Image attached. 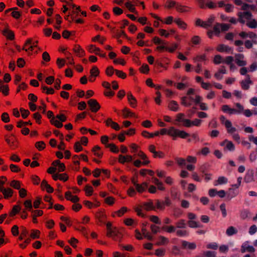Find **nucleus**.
<instances>
[{"mask_svg": "<svg viewBox=\"0 0 257 257\" xmlns=\"http://www.w3.org/2000/svg\"><path fill=\"white\" fill-rule=\"evenodd\" d=\"M247 37L251 39L252 42L254 44H257V35L253 32H249L247 33Z\"/></svg>", "mask_w": 257, "mask_h": 257, "instance_id": "nucleus-34", "label": "nucleus"}, {"mask_svg": "<svg viewBox=\"0 0 257 257\" xmlns=\"http://www.w3.org/2000/svg\"><path fill=\"white\" fill-rule=\"evenodd\" d=\"M40 231L37 230H32V232L31 234V237L33 238H39Z\"/></svg>", "mask_w": 257, "mask_h": 257, "instance_id": "nucleus-59", "label": "nucleus"}, {"mask_svg": "<svg viewBox=\"0 0 257 257\" xmlns=\"http://www.w3.org/2000/svg\"><path fill=\"white\" fill-rule=\"evenodd\" d=\"M65 196L67 200H71L74 203H76L79 200V199L77 196L72 195L70 192H66Z\"/></svg>", "mask_w": 257, "mask_h": 257, "instance_id": "nucleus-24", "label": "nucleus"}, {"mask_svg": "<svg viewBox=\"0 0 257 257\" xmlns=\"http://www.w3.org/2000/svg\"><path fill=\"white\" fill-rule=\"evenodd\" d=\"M220 209L221 211L222 216L225 217L227 215V212L225 208V204L222 203L219 206Z\"/></svg>", "mask_w": 257, "mask_h": 257, "instance_id": "nucleus-51", "label": "nucleus"}, {"mask_svg": "<svg viewBox=\"0 0 257 257\" xmlns=\"http://www.w3.org/2000/svg\"><path fill=\"white\" fill-rule=\"evenodd\" d=\"M105 123L107 126H110L116 131H118L120 129L119 125L116 122L113 121L110 118L105 121Z\"/></svg>", "mask_w": 257, "mask_h": 257, "instance_id": "nucleus-17", "label": "nucleus"}, {"mask_svg": "<svg viewBox=\"0 0 257 257\" xmlns=\"http://www.w3.org/2000/svg\"><path fill=\"white\" fill-rule=\"evenodd\" d=\"M149 150L150 152L153 154L154 158H163V153L162 152H157L156 151V147L154 145H151L149 147Z\"/></svg>", "mask_w": 257, "mask_h": 257, "instance_id": "nucleus-11", "label": "nucleus"}, {"mask_svg": "<svg viewBox=\"0 0 257 257\" xmlns=\"http://www.w3.org/2000/svg\"><path fill=\"white\" fill-rule=\"evenodd\" d=\"M88 50L91 53L94 52L95 53L96 52L100 51V50L98 48L96 47L95 46H94L93 45H91L89 46Z\"/></svg>", "mask_w": 257, "mask_h": 257, "instance_id": "nucleus-62", "label": "nucleus"}, {"mask_svg": "<svg viewBox=\"0 0 257 257\" xmlns=\"http://www.w3.org/2000/svg\"><path fill=\"white\" fill-rule=\"evenodd\" d=\"M10 186L13 188L19 190L21 188V183L19 181L16 180H13L10 183Z\"/></svg>", "mask_w": 257, "mask_h": 257, "instance_id": "nucleus-38", "label": "nucleus"}, {"mask_svg": "<svg viewBox=\"0 0 257 257\" xmlns=\"http://www.w3.org/2000/svg\"><path fill=\"white\" fill-rule=\"evenodd\" d=\"M175 22L182 29H185L186 28V24L182 21L180 19L175 20Z\"/></svg>", "mask_w": 257, "mask_h": 257, "instance_id": "nucleus-55", "label": "nucleus"}, {"mask_svg": "<svg viewBox=\"0 0 257 257\" xmlns=\"http://www.w3.org/2000/svg\"><path fill=\"white\" fill-rule=\"evenodd\" d=\"M188 224L189 226L191 228H199L202 227L197 222L194 220H189Z\"/></svg>", "mask_w": 257, "mask_h": 257, "instance_id": "nucleus-37", "label": "nucleus"}, {"mask_svg": "<svg viewBox=\"0 0 257 257\" xmlns=\"http://www.w3.org/2000/svg\"><path fill=\"white\" fill-rule=\"evenodd\" d=\"M203 256L206 257H215L216 253L213 251H206L203 252Z\"/></svg>", "mask_w": 257, "mask_h": 257, "instance_id": "nucleus-52", "label": "nucleus"}, {"mask_svg": "<svg viewBox=\"0 0 257 257\" xmlns=\"http://www.w3.org/2000/svg\"><path fill=\"white\" fill-rule=\"evenodd\" d=\"M2 33L7 39L9 40H12L15 38L14 33L12 31L9 30L8 28H6L3 30Z\"/></svg>", "mask_w": 257, "mask_h": 257, "instance_id": "nucleus-13", "label": "nucleus"}, {"mask_svg": "<svg viewBox=\"0 0 257 257\" xmlns=\"http://www.w3.org/2000/svg\"><path fill=\"white\" fill-rule=\"evenodd\" d=\"M50 122L51 123L54 125L56 127H58V128H61L63 126V124H62V122L61 121H60L58 120H56L55 119V117H53L51 120H50Z\"/></svg>", "mask_w": 257, "mask_h": 257, "instance_id": "nucleus-33", "label": "nucleus"}, {"mask_svg": "<svg viewBox=\"0 0 257 257\" xmlns=\"http://www.w3.org/2000/svg\"><path fill=\"white\" fill-rule=\"evenodd\" d=\"M246 25L249 28L255 29L257 28V21L255 19H252L251 21L247 22Z\"/></svg>", "mask_w": 257, "mask_h": 257, "instance_id": "nucleus-35", "label": "nucleus"}, {"mask_svg": "<svg viewBox=\"0 0 257 257\" xmlns=\"http://www.w3.org/2000/svg\"><path fill=\"white\" fill-rule=\"evenodd\" d=\"M182 247L183 249H189L190 250H193L196 248V245L194 242H190L186 240H182Z\"/></svg>", "mask_w": 257, "mask_h": 257, "instance_id": "nucleus-10", "label": "nucleus"}, {"mask_svg": "<svg viewBox=\"0 0 257 257\" xmlns=\"http://www.w3.org/2000/svg\"><path fill=\"white\" fill-rule=\"evenodd\" d=\"M250 217V213L247 209H244L240 211V217L242 219H245Z\"/></svg>", "mask_w": 257, "mask_h": 257, "instance_id": "nucleus-28", "label": "nucleus"}, {"mask_svg": "<svg viewBox=\"0 0 257 257\" xmlns=\"http://www.w3.org/2000/svg\"><path fill=\"white\" fill-rule=\"evenodd\" d=\"M21 210V208L19 205H15L12 209V211L11 212V215H15V214L20 212Z\"/></svg>", "mask_w": 257, "mask_h": 257, "instance_id": "nucleus-48", "label": "nucleus"}, {"mask_svg": "<svg viewBox=\"0 0 257 257\" xmlns=\"http://www.w3.org/2000/svg\"><path fill=\"white\" fill-rule=\"evenodd\" d=\"M52 165L54 166L58 167L59 172H63L65 170V166L64 164L61 163L58 160L54 161L53 162Z\"/></svg>", "mask_w": 257, "mask_h": 257, "instance_id": "nucleus-22", "label": "nucleus"}, {"mask_svg": "<svg viewBox=\"0 0 257 257\" xmlns=\"http://www.w3.org/2000/svg\"><path fill=\"white\" fill-rule=\"evenodd\" d=\"M169 107L170 109L174 111H177L179 110V106L178 103L174 100H172L169 104Z\"/></svg>", "mask_w": 257, "mask_h": 257, "instance_id": "nucleus-27", "label": "nucleus"}, {"mask_svg": "<svg viewBox=\"0 0 257 257\" xmlns=\"http://www.w3.org/2000/svg\"><path fill=\"white\" fill-rule=\"evenodd\" d=\"M221 109L224 113H228L230 115L235 114V112L236 111V109L230 108L229 105L227 104L222 105Z\"/></svg>", "mask_w": 257, "mask_h": 257, "instance_id": "nucleus-21", "label": "nucleus"}, {"mask_svg": "<svg viewBox=\"0 0 257 257\" xmlns=\"http://www.w3.org/2000/svg\"><path fill=\"white\" fill-rule=\"evenodd\" d=\"M217 50L220 52H226L228 53H233L232 48L224 44L219 45L217 48Z\"/></svg>", "mask_w": 257, "mask_h": 257, "instance_id": "nucleus-18", "label": "nucleus"}, {"mask_svg": "<svg viewBox=\"0 0 257 257\" xmlns=\"http://www.w3.org/2000/svg\"><path fill=\"white\" fill-rule=\"evenodd\" d=\"M41 204L43 205V203L41 201V199L40 197H37L36 199L35 200V201L34 202V207L36 209L39 208L40 207L44 208V206H42V207L40 206V205Z\"/></svg>", "mask_w": 257, "mask_h": 257, "instance_id": "nucleus-41", "label": "nucleus"}, {"mask_svg": "<svg viewBox=\"0 0 257 257\" xmlns=\"http://www.w3.org/2000/svg\"><path fill=\"white\" fill-rule=\"evenodd\" d=\"M127 99L128 101L130 102V105L133 107H135V106L133 105V102H132V100H133L135 102V103H137V100L134 97V96L132 95V94L131 92H129L127 94Z\"/></svg>", "mask_w": 257, "mask_h": 257, "instance_id": "nucleus-39", "label": "nucleus"}, {"mask_svg": "<svg viewBox=\"0 0 257 257\" xmlns=\"http://www.w3.org/2000/svg\"><path fill=\"white\" fill-rule=\"evenodd\" d=\"M24 204L26 209H28L29 211H31L32 210L33 205L32 201L30 200H26L24 202Z\"/></svg>", "mask_w": 257, "mask_h": 257, "instance_id": "nucleus-44", "label": "nucleus"}, {"mask_svg": "<svg viewBox=\"0 0 257 257\" xmlns=\"http://www.w3.org/2000/svg\"><path fill=\"white\" fill-rule=\"evenodd\" d=\"M257 231V226L255 225H251L249 228L248 232L250 235L254 234Z\"/></svg>", "mask_w": 257, "mask_h": 257, "instance_id": "nucleus-63", "label": "nucleus"}, {"mask_svg": "<svg viewBox=\"0 0 257 257\" xmlns=\"http://www.w3.org/2000/svg\"><path fill=\"white\" fill-rule=\"evenodd\" d=\"M237 16L238 17V21L241 24H244L245 22L244 18L247 20H250L252 17V15L250 12L245 11L244 12H238Z\"/></svg>", "mask_w": 257, "mask_h": 257, "instance_id": "nucleus-5", "label": "nucleus"}, {"mask_svg": "<svg viewBox=\"0 0 257 257\" xmlns=\"http://www.w3.org/2000/svg\"><path fill=\"white\" fill-rule=\"evenodd\" d=\"M186 227L187 224L184 219H180L176 223V229H185Z\"/></svg>", "mask_w": 257, "mask_h": 257, "instance_id": "nucleus-25", "label": "nucleus"}, {"mask_svg": "<svg viewBox=\"0 0 257 257\" xmlns=\"http://www.w3.org/2000/svg\"><path fill=\"white\" fill-rule=\"evenodd\" d=\"M107 147L109 148L110 149L111 151H112L113 153H117L119 152L118 148L115 145L113 144H108L107 145Z\"/></svg>", "mask_w": 257, "mask_h": 257, "instance_id": "nucleus-45", "label": "nucleus"}, {"mask_svg": "<svg viewBox=\"0 0 257 257\" xmlns=\"http://www.w3.org/2000/svg\"><path fill=\"white\" fill-rule=\"evenodd\" d=\"M187 99H189L191 101H194V97L191 95H189V96L187 97V96H183L181 97V104L186 107H189L190 106L192 105L191 102H188L187 101Z\"/></svg>", "mask_w": 257, "mask_h": 257, "instance_id": "nucleus-16", "label": "nucleus"}, {"mask_svg": "<svg viewBox=\"0 0 257 257\" xmlns=\"http://www.w3.org/2000/svg\"><path fill=\"white\" fill-rule=\"evenodd\" d=\"M107 235L112 237L115 240H120L121 237V233L115 227H113L110 222L106 223Z\"/></svg>", "mask_w": 257, "mask_h": 257, "instance_id": "nucleus-1", "label": "nucleus"}, {"mask_svg": "<svg viewBox=\"0 0 257 257\" xmlns=\"http://www.w3.org/2000/svg\"><path fill=\"white\" fill-rule=\"evenodd\" d=\"M213 61L215 64H219L224 62L222 57L219 55L215 56Z\"/></svg>", "mask_w": 257, "mask_h": 257, "instance_id": "nucleus-47", "label": "nucleus"}, {"mask_svg": "<svg viewBox=\"0 0 257 257\" xmlns=\"http://www.w3.org/2000/svg\"><path fill=\"white\" fill-rule=\"evenodd\" d=\"M37 43L38 41H36L33 42L32 39H28L26 41V45H29V47L28 48V49H26L25 47H24L23 49L26 51V52H27L28 50H30V51H33L34 48L37 47Z\"/></svg>", "mask_w": 257, "mask_h": 257, "instance_id": "nucleus-8", "label": "nucleus"}, {"mask_svg": "<svg viewBox=\"0 0 257 257\" xmlns=\"http://www.w3.org/2000/svg\"><path fill=\"white\" fill-rule=\"evenodd\" d=\"M208 168L209 165L207 164H205L200 166L199 170L202 174H204L207 173V170Z\"/></svg>", "mask_w": 257, "mask_h": 257, "instance_id": "nucleus-57", "label": "nucleus"}, {"mask_svg": "<svg viewBox=\"0 0 257 257\" xmlns=\"http://www.w3.org/2000/svg\"><path fill=\"white\" fill-rule=\"evenodd\" d=\"M0 191L3 193L5 198H8L12 196L13 191L10 188H5L3 186H0Z\"/></svg>", "mask_w": 257, "mask_h": 257, "instance_id": "nucleus-14", "label": "nucleus"}, {"mask_svg": "<svg viewBox=\"0 0 257 257\" xmlns=\"http://www.w3.org/2000/svg\"><path fill=\"white\" fill-rule=\"evenodd\" d=\"M252 84V81L250 80L249 76L246 75V79L242 80L240 82L241 87L244 90H248L249 88V84Z\"/></svg>", "mask_w": 257, "mask_h": 257, "instance_id": "nucleus-15", "label": "nucleus"}, {"mask_svg": "<svg viewBox=\"0 0 257 257\" xmlns=\"http://www.w3.org/2000/svg\"><path fill=\"white\" fill-rule=\"evenodd\" d=\"M115 70L112 66H108L106 69V73L108 76H111L115 72Z\"/></svg>", "mask_w": 257, "mask_h": 257, "instance_id": "nucleus-50", "label": "nucleus"}, {"mask_svg": "<svg viewBox=\"0 0 257 257\" xmlns=\"http://www.w3.org/2000/svg\"><path fill=\"white\" fill-rule=\"evenodd\" d=\"M221 24L217 23L213 27V32L216 36H219L221 32Z\"/></svg>", "mask_w": 257, "mask_h": 257, "instance_id": "nucleus-32", "label": "nucleus"}, {"mask_svg": "<svg viewBox=\"0 0 257 257\" xmlns=\"http://www.w3.org/2000/svg\"><path fill=\"white\" fill-rule=\"evenodd\" d=\"M185 114L182 113H178L176 116V121L182 122L183 126L190 127L192 126V121L184 118Z\"/></svg>", "mask_w": 257, "mask_h": 257, "instance_id": "nucleus-4", "label": "nucleus"}, {"mask_svg": "<svg viewBox=\"0 0 257 257\" xmlns=\"http://www.w3.org/2000/svg\"><path fill=\"white\" fill-rule=\"evenodd\" d=\"M148 187V184L147 182H143L142 184H136V189L139 193H142L146 190Z\"/></svg>", "mask_w": 257, "mask_h": 257, "instance_id": "nucleus-20", "label": "nucleus"}, {"mask_svg": "<svg viewBox=\"0 0 257 257\" xmlns=\"http://www.w3.org/2000/svg\"><path fill=\"white\" fill-rule=\"evenodd\" d=\"M227 143L225 148L230 151H233L235 150V147L234 144L230 141H228L227 140H225L223 142L221 143V146H223L225 145V143Z\"/></svg>", "mask_w": 257, "mask_h": 257, "instance_id": "nucleus-23", "label": "nucleus"}, {"mask_svg": "<svg viewBox=\"0 0 257 257\" xmlns=\"http://www.w3.org/2000/svg\"><path fill=\"white\" fill-rule=\"evenodd\" d=\"M122 112L123 116L125 118L129 116H135V114L131 112L130 110L126 108H125L123 109Z\"/></svg>", "mask_w": 257, "mask_h": 257, "instance_id": "nucleus-42", "label": "nucleus"}, {"mask_svg": "<svg viewBox=\"0 0 257 257\" xmlns=\"http://www.w3.org/2000/svg\"><path fill=\"white\" fill-rule=\"evenodd\" d=\"M165 254V250L162 248H159L156 250L155 254L159 257L163 256Z\"/></svg>", "mask_w": 257, "mask_h": 257, "instance_id": "nucleus-56", "label": "nucleus"}, {"mask_svg": "<svg viewBox=\"0 0 257 257\" xmlns=\"http://www.w3.org/2000/svg\"><path fill=\"white\" fill-rule=\"evenodd\" d=\"M88 104L90 106L91 111L93 112H97L100 107V106L97 101L94 99H90L88 101Z\"/></svg>", "mask_w": 257, "mask_h": 257, "instance_id": "nucleus-6", "label": "nucleus"}, {"mask_svg": "<svg viewBox=\"0 0 257 257\" xmlns=\"http://www.w3.org/2000/svg\"><path fill=\"white\" fill-rule=\"evenodd\" d=\"M20 111L22 112V116L24 118H27L30 114V112L28 110L25 109L23 108H21Z\"/></svg>", "mask_w": 257, "mask_h": 257, "instance_id": "nucleus-61", "label": "nucleus"}, {"mask_svg": "<svg viewBox=\"0 0 257 257\" xmlns=\"http://www.w3.org/2000/svg\"><path fill=\"white\" fill-rule=\"evenodd\" d=\"M237 232V230L233 226L229 227L226 231V233L228 236H232Z\"/></svg>", "mask_w": 257, "mask_h": 257, "instance_id": "nucleus-30", "label": "nucleus"}, {"mask_svg": "<svg viewBox=\"0 0 257 257\" xmlns=\"http://www.w3.org/2000/svg\"><path fill=\"white\" fill-rule=\"evenodd\" d=\"M168 135L173 137H179L182 139H185L189 137L190 135L184 131H180L175 128L174 127H171L169 129Z\"/></svg>", "mask_w": 257, "mask_h": 257, "instance_id": "nucleus-3", "label": "nucleus"}, {"mask_svg": "<svg viewBox=\"0 0 257 257\" xmlns=\"http://www.w3.org/2000/svg\"><path fill=\"white\" fill-rule=\"evenodd\" d=\"M143 207L144 209L147 211H150L152 210H155V206L154 205L153 201L150 200L148 202H144L143 203Z\"/></svg>", "mask_w": 257, "mask_h": 257, "instance_id": "nucleus-19", "label": "nucleus"}, {"mask_svg": "<svg viewBox=\"0 0 257 257\" xmlns=\"http://www.w3.org/2000/svg\"><path fill=\"white\" fill-rule=\"evenodd\" d=\"M224 125L227 129V133L229 134L232 135L234 134V132H235L237 131L235 127H233L232 126V123L231 121L229 120H227L225 121Z\"/></svg>", "mask_w": 257, "mask_h": 257, "instance_id": "nucleus-12", "label": "nucleus"}, {"mask_svg": "<svg viewBox=\"0 0 257 257\" xmlns=\"http://www.w3.org/2000/svg\"><path fill=\"white\" fill-rule=\"evenodd\" d=\"M163 229L165 230L168 233H171L176 232V226L170 225V226H164L163 227Z\"/></svg>", "mask_w": 257, "mask_h": 257, "instance_id": "nucleus-31", "label": "nucleus"}, {"mask_svg": "<svg viewBox=\"0 0 257 257\" xmlns=\"http://www.w3.org/2000/svg\"><path fill=\"white\" fill-rule=\"evenodd\" d=\"M2 120L5 123H7L10 121V117L7 112H4L2 115Z\"/></svg>", "mask_w": 257, "mask_h": 257, "instance_id": "nucleus-58", "label": "nucleus"}, {"mask_svg": "<svg viewBox=\"0 0 257 257\" xmlns=\"http://www.w3.org/2000/svg\"><path fill=\"white\" fill-rule=\"evenodd\" d=\"M248 241H245L244 242L241 247V252L242 253L245 252L246 251L249 252H253L255 251V248L251 245H248L247 244Z\"/></svg>", "mask_w": 257, "mask_h": 257, "instance_id": "nucleus-9", "label": "nucleus"}, {"mask_svg": "<svg viewBox=\"0 0 257 257\" xmlns=\"http://www.w3.org/2000/svg\"><path fill=\"white\" fill-rule=\"evenodd\" d=\"M249 160L251 162H254L257 159V153L255 152H252L249 157Z\"/></svg>", "mask_w": 257, "mask_h": 257, "instance_id": "nucleus-64", "label": "nucleus"}, {"mask_svg": "<svg viewBox=\"0 0 257 257\" xmlns=\"http://www.w3.org/2000/svg\"><path fill=\"white\" fill-rule=\"evenodd\" d=\"M235 106H236L237 109H236V111L235 112V114H240L242 111H244L243 106L241 105L239 103H235Z\"/></svg>", "mask_w": 257, "mask_h": 257, "instance_id": "nucleus-46", "label": "nucleus"}, {"mask_svg": "<svg viewBox=\"0 0 257 257\" xmlns=\"http://www.w3.org/2000/svg\"><path fill=\"white\" fill-rule=\"evenodd\" d=\"M132 149V153L134 154V155L140 158L143 160V164L144 165H148L150 163V161L148 159L147 156L142 151L138 150V146L135 144H132L130 146Z\"/></svg>", "mask_w": 257, "mask_h": 257, "instance_id": "nucleus-2", "label": "nucleus"}, {"mask_svg": "<svg viewBox=\"0 0 257 257\" xmlns=\"http://www.w3.org/2000/svg\"><path fill=\"white\" fill-rule=\"evenodd\" d=\"M176 235L179 237H186L189 235V232L186 230L181 229H176Z\"/></svg>", "mask_w": 257, "mask_h": 257, "instance_id": "nucleus-26", "label": "nucleus"}, {"mask_svg": "<svg viewBox=\"0 0 257 257\" xmlns=\"http://www.w3.org/2000/svg\"><path fill=\"white\" fill-rule=\"evenodd\" d=\"M159 239L160 241L157 242L156 243V244L158 245H163L169 242V239L163 236H160L159 237Z\"/></svg>", "mask_w": 257, "mask_h": 257, "instance_id": "nucleus-40", "label": "nucleus"}, {"mask_svg": "<svg viewBox=\"0 0 257 257\" xmlns=\"http://www.w3.org/2000/svg\"><path fill=\"white\" fill-rule=\"evenodd\" d=\"M176 161L178 164L180 166H185L186 165V160L182 158H177Z\"/></svg>", "mask_w": 257, "mask_h": 257, "instance_id": "nucleus-53", "label": "nucleus"}, {"mask_svg": "<svg viewBox=\"0 0 257 257\" xmlns=\"http://www.w3.org/2000/svg\"><path fill=\"white\" fill-rule=\"evenodd\" d=\"M36 147L40 151L42 150L45 147V144L43 141L38 142L36 143Z\"/></svg>", "mask_w": 257, "mask_h": 257, "instance_id": "nucleus-54", "label": "nucleus"}, {"mask_svg": "<svg viewBox=\"0 0 257 257\" xmlns=\"http://www.w3.org/2000/svg\"><path fill=\"white\" fill-rule=\"evenodd\" d=\"M99 71L97 67L95 66H93L90 70V74L91 76L96 77L99 75Z\"/></svg>", "mask_w": 257, "mask_h": 257, "instance_id": "nucleus-43", "label": "nucleus"}, {"mask_svg": "<svg viewBox=\"0 0 257 257\" xmlns=\"http://www.w3.org/2000/svg\"><path fill=\"white\" fill-rule=\"evenodd\" d=\"M85 192H86L87 195L90 196L92 194L93 190V188L91 186H90L89 185H87L85 186Z\"/></svg>", "mask_w": 257, "mask_h": 257, "instance_id": "nucleus-49", "label": "nucleus"}, {"mask_svg": "<svg viewBox=\"0 0 257 257\" xmlns=\"http://www.w3.org/2000/svg\"><path fill=\"white\" fill-rule=\"evenodd\" d=\"M228 180L227 179L223 176H220L219 177L217 180V183L214 184L215 186H217L218 185H222V184H225L227 183Z\"/></svg>", "mask_w": 257, "mask_h": 257, "instance_id": "nucleus-29", "label": "nucleus"}, {"mask_svg": "<svg viewBox=\"0 0 257 257\" xmlns=\"http://www.w3.org/2000/svg\"><path fill=\"white\" fill-rule=\"evenodd\" d=\"M139 2L138 0H133L132 3L129 1L126 2L124 4V5L125 7L127 8L130 12L136 13V11L134 7V6L137 5Z\"/></svg>", "mask_w": 257, "mask_h": 257, "instance_id": "nucleus-7", "label": "nucleus"}, {"mask_svg": "<svg viewBox=\"0 0 257 257\" xmlns=\"http://www.w3.org/2000/svg\"><path fill=\"white\" fill-rule=\"evenodd\" d=\"M75 53L79 57H82L84 55V51L79 46H75L74 48Z\"/></svg>", "mask_w": 257, "mask_h": 257, "instance_id": "nucleus-36", "label": "nucleus"}, {"mask_svg": "<svg viewBox=\"0 0 257 257\" xmlns=\"http://www.w3.org/2000/svg\"><path fill=\"white\" fill-rule=\"evenodd\" d=\"M155 205L158 209L160 210L164 209V204L163 203V202H161L159 200H156Z\"/></svg>", "mask_w": 257, "mask_h": 257, "instance_id": "nucleus-60", "label": "nucleus"}]
</instances>
